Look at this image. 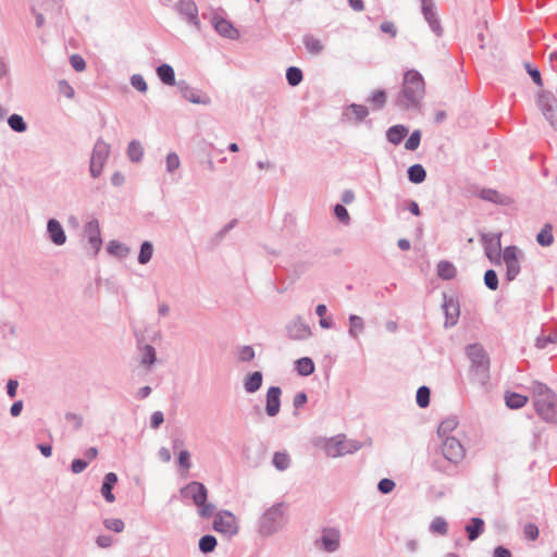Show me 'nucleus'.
<instances>
[{"mask_svg":"<svg viewBox=\"0 0 557 557\" xmlns=\"http://www.w3.org/2000/svg\"><path fill=\"white\" fill-rule=\"evenodd\" d=\"M424 79L418 71L409 70L404 75L398 104L404 109L416 107L424 96Z\"/></svg>","mask_w":557,"mask_h":557,"instance_id":"f257e3e1","label":"nucleus"},{"mask_svg":"<svg viewBox=\"0 0 557 557\" xmlns=\"http://www.w3.org/2000/svg\"><path fill=\"white\" fill-rule=\"evenodd\" d=\"M534 406L537 413L545 420H553L556 416V398L554 393L544 384L533 386Z\"/></svg>","mask_w":557,"mask_h":557,"instance_id":"f03ea898","label":"nucleus"},{"mask_svg":"<svg viewBox=\"0 0 557 557\" xmlns=\"http://www.w3.org/2000/svg\"><path fill=\"white\" fill-rule=\"evenodd\" d=\"M184 498H189L198 507L201 517L209 518L213 515L214 506L207 503L208 492L206 486L200 482H190L181 490Z\"/></svg>","mask_w":557,"mask_h":557,"instance_id":"7ed1b4c3","label":"nucleus"},{"mask_svg":"<svg viewBox=\"0 0 557 557\" xmlns=\"http://www.w3.org/2000/svg\"><path fill=\"white\" fill-rule=\"evenodd\" d=\"M284 521V512L281 505L269 508L260 520V530L263 534H271Z\"/></svg>","mask_w":557,"mask_h":557,"instance_id":"20e7f679","label":"nucleus"},{"mask_svg":"<svg viewBox=\"0 0 557 557\" xmlns=\"http://www.w3.org/2000/svg\"><path fill=\"white\" fill-rule=\"evenodd\" d=\"M109 154L110 146L102 140H98L90 160V173L94 177H98L101 174Z\"/></svg>","mask_w":557,"mask_h":557,"instance_id":"39448f33","label":"nucleus"},{"mask_svg":"<svg viewBox=\"0 0 557 557\" xmlns=\"http://www.w3.org/2000/svg\"><path fill=\"white\" fill-rule=\"evenodd\" d=\"M521 252L516 246H508L504 249L503 259L506 264V277L513 281L520 273Z\"/></svg>","mask_w":557,"mask_h":557,"instance_id":"423d86ee","label":"nucleus"},{"mask_svg":"<svg viewBox=\"0 0 557 557\" xmlns=\"http://www.w3.org/2000/svg\"><path fill=\"white\" fill-rule=\"evenodd\" d=\"M502 234H485L482 236V242L484 244V250L487 259L494 264H500V256H502V244H500Z\"/></svg>","mask_w":557,"mask_h":557,"instance_id":"0eeeda50","label":"nucleus"},{"mask_svg":"<svg viewBox=\"0 0 557 557\" xmlns=\"http://www.w3.org/2000/svg\"><path fill=\"white\" fill-rule=\"evenodd\" d=\"M213 529L228 536L236 534L238 532L236 517L228 511L220 512L214 519Z\"/></svg>","mask_w":557,"mask_h":557,"instance_id":"6e6552de","label":"nucleus"},{"mask_svg":"<svg viewBox=\"0 0 557 557\" xmlns=\"http://www.w3.org/2000/svg\"><path fill=\"white\" fill-rule=\"evenodd\" d=\"M442 449L444 457L453 462H458L465 456V449L456 437H447Z\"/></svg>","mask_w":557,"mask_h":557,"instance_id":"1a4fd4ad","label":"nucleus"},{"mask_svg":"<svg viewBox=\"0 0 557 557\" xmlns=\"http://www.w3.org/2000/svg\"><path fill=\"white\" fill-rule=\"evenodd\" d=\"M467 354L476 371H482L484 373L488 371L490 361L481 346H469Z\"/></svg>","mask_w":557,"mask_h":557,"instance_id":"9d476101","label":"nucleus"},{"mask_svg":"<svg viewBox=\"0 0 557 557\" xmlns=\"http://www.w3.org/2000/svg\"><path fill=\"white\" fill-rule=\"evenodd\" d=\"M212 25L214 29L222 36L231 39L238 38V32L231 22L223 18L222 16H214L212 18Z\"/></svg>","mask_w":557,"mask_h":557,"instance_id":"9b49d317","label":"nucleus"},{"mask_svg":"<svg viewBox=\"0 0 557 557\" xmlns=\"http://www.w3.org/2000/svg\"><path fill=\"white\" fill-rule=\"evenodd\" d=\"M281 388L276 386H272L268 389L267 393V406L265 411L268 416L274 417L280 411L281 406Z\"/></svg>","mask_w":557,"mask_h":557,"instance_id":"f8f14e48","label":"nucleus"},{"mask_svg":"<svg viewBox=\"0 0 557 557\" xmlns=\"http://www.w3.org/2000/svg\"><path fill=\"white\" fill-rule=\"evenodd\" d=\"M85 234L88 237L91 249L97 252L101 247L100 228L98 221H90L85 226Z\"/></svg>","mask_w":557,"mask_h":557,"instance_id":"ddd939ff","label":"nucleus"},{"mask_svg":"<svg viewBox=\"0 0 557 557\" xmlns=\"http://www.w3.org/2000/svg\"><path fill=\"white\" fill-rule=\"evenodd\" d=\"M178 10L189 22L199 26L198 9L193 0H181L178 3Z\"/></svg>","mask_w":557,"mask_h":557,"instance_id":"4468645a","label":"nucleus"},{"mask_svg":"<svg viewBox=\"0 0 557 557\" xmlns=\"http://www.w3.org/2000/svg\"><path fill=\"white\" fill-rule=\"evenodd\" d=\"M324 449L326 455L333 458L348 451L345 447V441L341 436L329 440L324 445Z\"/></svg>","mask_w":557,"mask_h":557,"instance_id":"2eb2a0df","label":"nucleus"},{"mask_svg":"<svg viewBox=\"0 0 557 557\" xmlns=\"http://www.w3.org/2000/svg\"><path fill=\"white\" fill-rule=\"evenodd\" d=\"M322 544L325 550L334 552L339 546V531L336 529H326L323 531Z\"/></svg>","mask_w":557,"mask_h":557,"instance_id":"dca6fc26","label":"nucleus"},{"mask_svg":"<svg viewBox=\"0 0 557 557\" xmlns=\"http://www.w3.org/2000/svg\"><path fill=\"white\" fill-rule=\"evenodd\" d=\"M47 227H48L50 238L55 245H63L65 243V240H66L65 233H64L61 224L57 220H53V219L50 220L48 222Z\"/></svg>","mask_w":557,"mask_h":557,"instance_id":"f3484780","label":"nucleus"},{"mask_svg":"<svg viewBox=\"0 0 557 557\" xmlns=\"http://www.w3.org/2000/svg\"><path fill=\"white\" fill-rule=\"evenodd\" d=\"M116 482L117 476L115 473L109 472L106 474L104 482L101 486V494L108 503H113L115 500V497L112 494V488Z\"/></svg>","mask_w":557,"mask_h":557,"instance_id":"a211bd4d","label":"nucleus"},{"mask_svg":"<svg viewBox=\"0 0 557 557\" xmlns=\"http://www.w3.org/2000/svg\"><path fill=\"white\" fill-rule=\"evenodd\" d=\"M480 197L484 200L499 203V205H509L512 202L511 198L508 196L499 194L497 190L494 189H483L480 193Z\"/></svg>","mask_w":557,"mask_h":557,"instance_id":"6ab92c4d","label":"nucleus"},{"mask_svg":"<svg viewBox=\"0 0 557 557\" xmlns=\"http://www.w3.org/2000/svg\"><path fill=\"white\" fill-rule=\"evenodd\" d=\"M505 400L510 409H519L527 405L529 397L513 392H506Z\"/></svg>","mask_w":557,"mask_h":557,"instance_id":"aec40b11","label":"nucleus"},{"mask_svg":"<svg viewBox=\"0 0 557 557\" xmlns=\"http://www.w3.org/2000/svg\"><path fill=\"white\" fill-rule=\"evenodd\" d=\"M552 101L553 97L550 96V94L544 90L539 91L536 102L539 108L543 111L546 117H550V112L553 111Z\"/></svg>","mask_w":557,"mask_h":557,"instance_id":"412c9836","label":"nucleus"},{"mask_svg":"<svg viewBox=\"0 0 557 557\" xmlns=\"http://www.w3.org/2000/svg\"><path fill=\"white\" fill-rule=\"evenodd\" d=\"M407 134V127H405L404 125H395L387 131L386 136L389 143L398 145Z\"/></svg>","mask_w":557,"mask_h":557,"instance_id":"4be33fe9","label":"nucleus"},{"mask_svg":"<svg viewBox=\"0 0 557 557\" xmlns=\"http://www.w3.org/2000/svg\"><path fill=\"white\" fill-rule=\"evenodd\" d=\"M183 96L186 100H188L193 103H197V104H209L210 103V98L208 96H206L205 94L198 92L194 89H190V88H186L183 91Z\"/></svg>","mask_w":557,"mask_h":557,"instance_id":"5701e85b","label":"nucleus"},{"mask_svg":"<svg viewBox=\"0 0 557 557\" xmlns=\"http://www.w3.org/2000/svg\"><path fill=\"white\" fill-rule=\"evenodd\" d=\"M484 521L480 518H472L471 523L466 527L468 537L474 541L483 532Z\"/></svg>","mask_w":557,"mask_h":557,"instance_id":"b1692460","label":"nucleus"},{"mask_svg":"<svg viewBox=\"0 0 557 557\" xmlns=\"http://www.w3.org/2000/svg\"><path fill=\"white\" fill-rule=\"evenodd\" d=\"M364 323L361 317L359 315H350L349 317V330L348 333L354 338H358L359 335L363 332Z\"/></svg>","mask_w":557,"mask_h":557,"instance_id":"393cba45","label":"nucleus"},{"mask_svg":"<svg viewBox=\"0 0 557 557\" xmlns=\"http://www.w3.org/2000/svg\"><path fill=\"white\" fill-rule=\"evenodd\" d=\"M157 73H158V76L160 77V79L164 84L170 85V86L175 84V75H174V70L172 69V66H170L168 64H162L157 69Z\"/></svg>","mask_w":557,"mask_h":557,"instance_id":"a878e982","label":"nucleus"},{"mask_svg":"<svg viewBox=\"0 0 557 557\" xmlns=\"http://www.w3.org/2000/svg\"><path fill=\"white\" fill-rule=\"evenodd\" d=\"M296 370L302 376L310 375L314 371V363L311 358H300L296 361Z\"/></svg>","mask_w":557,"mask_h":557,"instance_id":"bb28decb","label":"nucleus"},{"mask_svg":"<svg viewBox=\"0 0 557 557\" xmlns=\"http://www.w3.org/2000/svg\"><path fill=\"white\" fill-rule=\"evenodd\" d=\"M456 268L453 263L448 261H441L437 264V274L440 277L444 280H450L454 278L456 275Z\"/></svg>","mask_w":557,"mask_h":557,"instance_id":"cd10ccee","label":"nucleus"},{"mask_svg":"<svg viewBox=\"0 0 557 557\" xmlns=\"http://www.w3.org/2000/svg\"><path fill=\"white\" fill-rule=\"evenodd\" d=\"M408 177L410 182L419 184L425 180L426 173L421 164H413L408 169Z\"/></svg>","mask_w":557,"mask_h":557,"instance_id":"c85d7f7f","label":"nucleus"},{"mask_svg":"<svg viewBox=\"0 0 557 557\" xmlns=\"http://www.w3.org/2000/svg\"><path fill=\"white\" fill-rule=\"evenodd\" d=\"M262 384V374L259 371L251 373L245 381V388L249 393H253L260 388Z\"/></svg>","mask_w":557,"mask_h":557,"instance_id":"c756f323","label":"nucleus"},{"mask_svg":"<svg viewBox=\"0 0 557 557\" xmlns=\"http://www.w3.org/2000/svg\"><path fill=\"white\" fill-rule=\"evenodd\" d=\"M304 44L308 52L311 54H319L323 50V45L321 40L315 38L314 36H305Z\"/></svg>","mask_w":557,"mask_h":557,"instance_id":"7c9ffc66","label":"nucleus"},{"mask_svg":"<svg viewBox=\"0 0 557 557\" xmlns=\"http://www.w3.org/2000/svg\"><path fill=\"white\" fill-rule=\"evenodd\" d=\"M536 240L541 246H549L554 242L550 225H545L542 231L537 234Z\"/></svg>","mask_w":557,"mask_h":557,"instance_id":"2f4dec72","label":"nucleus"},{"mask_svg":"<svg viewBox=\"0 0 557 557\" xmlns=\"http://www.w3.org/2000/svg\"><path fill=\"white\" fill-rule=\"evenodd\" d=\"M127 154L132 161H139L144 154L143 147L139 141H131L127 149Z\"/></svg>","mask_w":557,"mask_h":557,"instance_id":"473e14b6","label":"nucleus"},{"mask_svg":"<svg viewBox=\"0 0 557 557\" xmlns=\"http://www.w3.org/2000/svg\"><path fill=\"white\" fill-rule=\"evenodd\" d=\"M216 546V540L212 535H205L199 541V548L203 553L212 552Z\"/></svg>","mask_w":557,"mask_h":557,"instance_id":"72a5a7b5","label":"nucleus"},{"mask_svg":"<svg viewBox=\"0 0 557 557\" xmlns=\"http://www.w3.org/2000/svg\"><path fill=\"white\" fill-rule=\"evenodd\" d=\"M153 248L152 245L149 242H145L141 245L140 252L138 256V261L141 264H145L150 261L152 257Z\"/></svg>","mask_w":557,"mask_h":557,"instance_id":"f704fd0d","label":"nucleus"},{"mask_svg":"<svg viewBox=\"0 0 557 557\" xmlns=\"http://www.w3.org/2000/svg\"><path fill=\"white\" fill-rule=\"evenodd\" d=\"M423 14H424L426 21L429 22V24L431 25L432 29L434 32H436L437 34H440V32H441L440 22L435 17V13L432 11V9L429 8L428 5H424Z\"/></svg>","mask_w":557,"mask_h":557,"instance_id":"c9c22d12","label":"nucleus"},{"mask_svg":"<svg viewBox=\"0 0 557 557\" xmlns=\"http://www.w3.org/2000/svg\"><path fill=\"white\" fill-rule=\"evenodd\" d=\"M458 425V422L456 419H446L442 421L437 428V433L441 436L446 435L447 433L454 431Z\"/></svg>","mask_w":557,"mask_h":557,"instance_id":"e433bc0d","label":"nucleus"},{"mask_svg":"<svg viewBox=\"0 0 557 557\" xmlns=\"http://www.w3.org/2000/svg\"><path fill=\"white\" fill-rule=\"evenodd\" d=\"M286 78L292 86H297L302 79V72L298 67H289L286 72Z\"/></svg>","mask_w":557,"mask_h":557,"instance_id":"4c0bfd02","label":"nucleus"},{"mask_svg":"<svg viewBox=\"0 0 557 557\" xmlns=\"http://www.w3.org/2000/svg\"><path fill=\"white\" fill-rule=\"evenodd\" d=\"M430 403V389L426 386H421L417 391V404L421 408H425Z\"/></svg>","mask_w":557,"mask_h":557,"instance_id":"58836bf2","label":"nucleus"},{"mask_svg":"<svg viewBox=\"0 0 557 557\" xmlns=\"http://www.w3.org/2000/svg\"><path fill=\"white\" fill-rule=\"evenodd\" d=\"M484 283L491 290H496L498 287V277L494 270H487L484 274Z\"/></svg>","mask_w":557,"mask_h":557,"instance_id":"ea45409f","label":"nucleus"},{"mask_svg":"<svg viewBox=\"0 0 557 557\" xmlns=\"http://www.w3.org/2000/svg\"><path fill=\"white\" fill-rule=\"evenodd\" d=\"M431 531L441 535L447 532V522L445 519L437 517L431 523Z\"/></svg>","mask_w":557,"mask_h":557,"instance_id":"a19ab883","label":"nucleus"},{"mask_svg":"<svg viewBox=\"0 0 557 557\" xmlns=\"http://www.w3.org/2000/svg\"><path fill=\"white\" fill-rule=\"evenodd\" d=\"M370 102L375 109H381L386 102V94L383 90H376L370 98Z\"/></svg>","mask_w":557,"mask_h":557,"instance_id":"79ce46f5","label":"nucleus"},{"mask_svg":"<svg viewBox=\"0 0 557 557\" xmlns=\"http://www.w3.org/2000/svg\"><path fill=\"white\" fill-rule=\"evenodd\" d=\"M8 122L11 128L16 132H24L26 129V124L21 115L13 114L9 117Z\"/></svg>","mask_w":557,"mask_h":557,"instance_id":"37998d69","label":"nucleus"},{"mask_svg":"<svg viewBox=\"0 0 557 557\" xmlns=\"http://www.w3.org/2000/svg\"><path fill=\"white\" fill-rule=\"evenodd\" d=\"M273 465L278 470H285L289 465V457L284 453H276L273 457Z\"/></svg>","mask_w":557,"mask_h":557,"instance_id":"c03bdc74","label":"nucleus"},{"mask_svg":"<svg viewBox=\"0 0 557 557\" xmlns=\"http://www.w3.org/2000/svg\"><path fill=\"white\" fill-rule=\"evenodd\" d=\"M290 332L295 338H307L311 335L310 327L304 324H296Z\"/></svg>","mask_w":557,"mask_h":557,"instance_id":"a18cd8bd","label":"nucleus"},{"mask_svg":"<svg viewBox=\"0 0 557 557\" xmlns=\"http://www.w3.org/2000/svg\"><path fill=\"white\" fill-rule=\"evenodd\" d=\"M156 361V350L152 346L146 345L143 349L141 363L152 364Z\"/></svg>","mask_w":557,"mask_h":557,"instance_id":"49530a36","label":"nucleus"},{"mask_svg":"<svg viewBox=\"0 0 557 557\" xmlns=\"http://www.w3.org/2000/svg\"><path fill=\"white\" fill-rule=\"evenodd\" d=\"M420 138H421L420 131H414L405 143L406 149L407 150H416L420 145Z\"/></svg>","mask_w":557,"mask_h":557,"instance_id":"de8ad7c7","label":"nucleus"},{"mask_svg":"<svg viewBox=\"0 0 557 557\" xmlns=\"http://www.w3.org/2000/svg\"><path fill=\"white\" fill-rule=\"evenodd\" d=\"M59 92L65 98L72 99L74 97V89L66 81H60L58 83Z\"/></svg>","mask_w":557,"mask_h":557,"instance_id":"09e8293b","label":"nucleus"},{"mask_svg":"<svg viewBox=\"0 0 557 557\" xmlns=\"http://www.w3.org/2000/svg\"><path fill=\"white\" fill-rule=\"evenodd\" d=\"M523 533L527 540L535 541L539 537L540 531L534 523H528L524 525Z\"/></svg>","mask_w":557,"mask_h":557,"instance_id":"8fccbe9b","label":"nucleus"},{"mask_svg":"<svg viewBox=\"0 0 557 557\" xmlns=\"http://www.w3.org/2000/svg\"><path fill=\"white\" fill-rule=\"evenodd\" d=\"M349 110L358 121L363 120L368 115V109L364 106L351 104Z\"/></svg>","mask_w":557,"mask_h":557,"instance_id":"3c124183","label":"nucleus"},{"mask_svg":"<svg viewBox=\"0 0 557 557\" xmlns=\"http://www.w3.org/2000/svg\"><path fill=\"white\" fill-rule=\"evenodd\" d=\"M181 165L180 158L176 153L172 152L169 153L166 157V169L169 172H173L174 170H177Z\"/></svg>","mask_w":557,"mask_h":557,"instance_id":"603ef678","label":"nucleus"},{"mask_svg":"<svg viewBox=\"0 0 557 557\" xmlns=\"http://www.w3.org/2000/svg\"><path fill=\"white\" fill-rule=\"evenodd\" d=\"M131 82H132V85L134 88H136L137 90L141 91V92H145L147 90V84H146V81L144 79V77L141 75H133L132 78H131Z\"/></svg>","mask_w":557,"mask_h":557,"instance_id":"864d4df0","label":"nucleus"},{"mask_svg":"<svg viewBox=\"0 0 557 557\" xmlns=\"http://www.w3.org/2000/svg\"><path fill=\"white\" fill-rule=\"evenodd\" d=\"M178 463L182 468H184L185 472L187 473L190 469V455L187 450H182L178 454Z\"/></svg>","mask_w":557,"mask_h":557,"instance_id":"5fc2aeb1","label":"nucleus"},{"mask_svg":"<svg viewBox=\"0 0 557 557\" xmlns=\"http://www.w3.org/2000/svg\"><path fill=\"white\" fill-rule=\"evenodd\" d=\"M71 65L77 72H82L86 67L85 60L79 54H73L70 59Z\"/></svg>","mask_w":557,"mask_h":557,"instance_id":"6e6d98bb","label":"nucleus"},{"mask_svg":"<svg viewBox=\"0 0 557 557\" xmlns=\"http://www.w3.org/2000/svg\"><path fill=\"white\" fill-rule=\"evenodd\" d=\"M104 524L109 530L115 532H122L124 530V522L121 519H108L104 521Z\"/></svg>","mask_w":557,"mask_h":557,"instance_id":"4d7b16f0","label":"nucleus"},{"mask_svg":"<svg viewBox=\"0 0 557 557\" xmlns=\"http://www.w3.org/2000/svg\"><path fill=\"white\" fill-rule=\"evenodd\" d=\"M255 357V351L250 346H244L238 351V358L242 361L252 360Z\"/></svg>","mask_w":557,"mask_h":557,"instance_id":"13d9d810","label":"nucleus"},{"mask_svg":"<svg viewBox=\"0 0 557 557\" xmlns=\"http://www.w3.org/2000/svg\"><path fill=\"white\" fill-rule=\"evenodd\" d=\"M379 491L383 494H387V493H391L394 487H395V483L394 481L389 480V479H382L380 482H379Z\"/></svg>","mask_w":557,"mask_h":557,"instance_id":"bf43d9fd","label":"nucleus"},{"mask_svg":"<svg viewBox=\"0 0 557 557\" xmlns=\"http://www.w3.org/2000/svg\"><path fill=\"white\" fill-rule=\"evenodd\" d=\"M334 213L336 215V218L342 221V222H348L349 220V214L346 210V208L342 205H336L335 208H334Z\"/></svg>","mask_w":557,"mask_h":557,"instance_id":"052dcab7","label":"nucleus"},{"mask_svg":"<svg viewBox=\"0 0 557 557\" xmlns=\"http://www.w3.org/2000/svg\"><path fill=\"white\" fill-rule=\"evenodd\" d=\"M109 251L111 253H115V255H125L127 252V249L121 245L120 243H116V242H111L109 244Z\"/></svg>","mask_w":557,"mask_h":557,"instance_id":"680f3d73","label":"nucleus"},{"mask_svg":"<svg viewBox=\"0 0 557 557\" xmlns=\"http://www.w3.org/2000/svg\"><path fill=\"white\" fill-rule=\"evenodd\" d=\"M87 467V462L82 459H75L72 461V471L74 473L83 472Z\"/></svg>","mask_w":557,"mask_h":557,"instance_id":"e2e57ef3","label":"nucleus"},{"mask_svg":"<svg viewBox=\"0 0 557 557\" xmlns=\"http://www.w3.org/2000/svg\"><path fill=\"white\" fill-rule=\"evenodd\" d=\"M381 29L382 32L389 34L392 37L396 35V27L393 22H383L381 24Z\"/></svg>","mask_w":557,"mask_h":557,"instance_id":"0e129e2a","label":"nucleus"},{"mask_svg":"<svg viewBox=\"0 0 557 557\" xmlns=\"http://www.w3.org/2000/svg\"><path fill=\"white\" fill-rule=\"evenodd\" d=\"M163 422V413L160 411H156L151 417V426L153 429L159 428V425Z\"/></svg>","mask_w":557,"mask_h":557,"instance_id":"69168bd1","label":"nucleus"},{"mask_svg":"<svg viewBox=\"0 0 557 557\" xmlns=\"http://www.w3.org/2000/svg\"><path fill=\"white\" fill-rule=\"evenodd\" d=\"M307 403V395L305 393H298L294 397V406L296 408L302 407Z\"/></svg>","mask_w":557,"mask_h":557,"instance_id":"338daca9","label":"nucleus"},{"mask_svg":"<svg viewBox=\"0 0 557 557\" xmlns=\"http://www.w3.org/2000/svg\"><path fill=\"white\" fill-rule=\"evenodd\" d=\"M493 557H511V553L509 549L498 546L494 549Z\"/></svg>","mask_w":557,"mask_h":557,"instance_id":"774afa93","label":"nucleus"}]
</instances>
